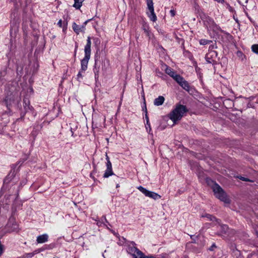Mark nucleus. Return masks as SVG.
Here are the masks:
<instances>
[{
  "mask_svg": "<svg viewBox=\"0 0 258 258\" xmlns=\"http://www.w3.org/2000/svg\"><path fill=\"white\" fill-rule=\"evenodd\" d=\"M206 182L208 184H212V188L216 198L225 203H230V200L227 198L226 193L218 184L209 178H206Z\"/></svg>",
  "mask_w": 258,
  "mask_h": 258,
  "instance_id": "nucleus-1",
  "label": "nucleus"
},
{
  "mask_svg": "<svg viewBox=\"0 0 258 258\" xmlns=\"http://www.w3.org/2000/svg\"><path fill=\"white\" fill-rule=\"evenodd\" d=\"M188 111V110L185 105L177 104L175 108L169 113V117L174 123H176L177 121L181 119L185 113Z\"/></svg>",
  "mask_w": 258,
  "mask_h": 258,
  "instance_id": "nucleus-2",
  "label": "nucleus"
},
{
  "mask_svg": "<svg viewBox=\"0 0 258 258\" xmlns=\"http://www.w3.org/2000/svg\"><path fill=\"white\" fill-rule=\"evenodd\" d=\"M91 37L88 36L87 39V43L84 48L85 56L81 61V71H85L88 68V62L91 56Z\"/></svg>",
  "mask_w": 258,
  "mask_h": 258,
  "instance_id": "nucleus-3",
  "label": "nucleus"
},
{
  "mask_svg": "<svg viewBox=\"0 0 258 258\" xmlns=\"http://www.w3.org/2000/svg\"><path fill=\"white\" fill-rule=\"evenodd\" d=\"M20 100L21 99L19 96L11 93L6 96L2 102V104L5 105L10 111H11V109L13 106L19 107Z\"/></svg>",
  "mask_w": 258,
  "mask_h": 258,
  "instance_id": "nucleus-4",
  "label": "nucleus"
},
{
  "mask_svg": "<svg viewBox=\"0 0 258 258\" xmlns=\"http://www.w3.org/2000/svg\"><path fill=\"white\" fill-rule=\"evenodd\" d=\"M126 251L134 258H145L146 255L136 247V244L134 241H127L126 243Z\"/></svg>",
  "mask_w": 258,
  "mask_h": 258,
  "instance_id": "nucleus-5",
  "label": "nucleus"
},
{
  "mask_svg": "<svg viewBox=\"0 0 258 258\" xmlns=\"http://www.w3.org/2000/svg\"><path fill=\"white\" fill-rule=\"evenodd\" d=\"M203 21L204 25L207 28L208 31L215 32L221 30L220 27L215 23L212 18L209 16H205Z\"/></svg>",
  "mask_w": 258,
  "mask_h": 258,
  "instance_id": "nucleus-6",
  "label": "nucleus"
},
{
  "mask_svg": "<svg viewBox=\"0 0 258 258\" xmlns=\"http://www.w3.org/2000/svg\"><path fill=\"white\" fill-rule=\"evenodd\" d=\"M137 188L146 197H149L155 200L160 199L161 198V196L158 194L148 190L145 188L143 187L142 186H139L137 187Z\"/></svg>",
  "mask_w": 258,
  "mask_h": 258,
  "instance_id": "nucleus-7",
  "label": "nucleus"
},
{
  "mask_svg": "<svg viewBox=\"0 0 258 258\" xmlns=\"http://www.w3.org/2000/svg\"><path fill=\"white\" fill-rule=\"evenodd\" d=\"M148 9L150 13H147L148 16L150 20L153 22H155L157 20V17L154 12V3L152 0H146Z\"/></svg>",
  "mask_w": 258,
  "mask_h": 258,
  "instance_id": "nucleus-8",
  "label": "nucleus"
},
{
  "mask_svg": "<svg viewBox=\"0 0 258 258\" xmlns=\"http://www.w3.org/2000/svg\"><path fill=\"white\" fill-rule=\"evenodd\" d=\"M218 53L217 51L212 50L209 51L205 56L206 61L209 63L215 64L217 63L216 58L217 57Z\"/></svg>",
  "mask_w": 258,
  "mask_h": 258,
  "instance_id": "nucleus-9",
  "label": "nucleus"
},
{
  "mask_svg": "<svg viewBox=\"0 0 258 258\" xmlns=\"http://www.w3.org/2000/svg\"><path fill=\"white\" fill-rule=\"evenodd\" d=\"M99 58V57L97 55V54H96L95 55V64L93 68V72L96 80L98 79L100 72V61Z\"/></svg>",
  "mask_w": 258,
  "mask_h": 258,
  "instance_id": "nucleus-10",
  "label": "nucleus"
},
{
  "mask_svg": "<svg viewBox=\"0 0 258 258\" xmlns=\"http://www.w3.org/2000/svg\"><path fill=\"white\" fill-rule=\"evenodd\" d=\"M184 90L189 92L191 87L187 81H186L182 76L178 78L176 81Z\"/></svg>",
  "mask_w": 258,
  "mask_h": 258,
  "instance_id": "nucleus-11",
  "label": "nucleus"
},
{
  "mask_svg": "<svg viewBox=\"0 0 258 258\" xmlns=\"http://www.w3.org/2000/svg\"><path fill=\"white\" fill-rule=\"evenodd\" d=\"M90 20H88L86 21L84 24L81 25H78L76 23H73L72 25V28L74 32L77 34H79L80 32H84L85 29V26L87 25V23L90 21Z\"/></svg>",
  "mask_w": 258,
  "mask_h": 258,
  "instance_id": "nucleus-12",
  "label": "nucleus"
},
{
  "mask_svg": "<svg viewBox=\"0 0 258 258\" xmlns=\"http://www.w3.org/2000/svg\"><path fill=\"white\" fill-rule=\"evenodd\" d=\"M165 73L170 77L172 78L175 81L178 80L181 76L177 74L172 68L167 67L165 70Z\"/></svg>",
  "mask_w": 258,
  "mask_h": 258,
  "instance_id": "nucleus-13",
  "label": "nucleus"
},
{
  "mask_svg": "<svg viewBox=\"0 0 258 258\" xmlns=\"http://www.w3.org/2000/svg\"><path fill=\"white\" fill-rule=\"evenodd\" d=\"M142 29L146 33V35L150 38L151 36V32L150 31V27L148 23L145 21L144 19H143L142 22Z\"/></svg>",
  "mask_w": 258,
  "mask_h": 258,
  "instance_id": "nucleus-14",
  "label": "nucleus"
},
{
  "mask_svg": "<svg viewBox=\"0 0 258 258\" xmlns=\"http://www.w3.org/2000/svg\"><path fill=\"white\" fill-rule=\"evenodd\" d=\"M23 106L25 112H28L29 110L32 111L33 109V107L30 105L29 100L26 97L23 99Z\"/></svg>",
  "mask_w": 258,
  "mask_h": 258,
  "instance_id": "nucleus-15",
  "label": "nucleus"
},
{
  "mask_svg": "<svg viewBox=\"0 0 258 258\" xmlns=\"http://www.w3.org/2000/svg\"><path fill=\"white\" fill-rule=\"evenodd\" d=\"M201 217L203 218H206L209 221H216L217 222V223H220V220L219 219H217V218H216L215 216H214L212 215L205 213V214H202Z\"/></svg>",
  "mask_w": 258,
  "mask_h": 258,
  "instance_id": "nucleus-16",
  "label": "nucleus"
},
{
  "mask_svg": "<svg viewBox=\"0 0 258 258\" xmlns=\"http://www.w3.org/2000/svg\"><path fill=\"white\" fill-rule=\"evenodd\" d=\"M48 239V235L47 234H43L37 236L36 241L38 243H43L47 242Z\"/></svg>",
  "mask_w": 258,
  "mask_h": 258,
  "instance_id": "nucleus-17",
  "label": "nucleus"
},
{
  "mask_svg": "<svg viewBox=\"0 0 258 258\" xmlns=\"http://www.w3.org/2000/svg\"><path fill=\"white\" fill-rule=\"evenodd\" d=\"M165 98L162 96H159L158 98L155 99L154 101V104L156 106H160L163 104Z\"/></svg>",
  "mask_w": 258,
  "mask_h": 258,
  "instance_id": "nucleus-18",
  "label": "nucleus"
},
{
  "mask_svg": "<svg viewBox=\"0 0 258 258\" xmlns=\"http://www.w3.org/2000/svg\"><path fill=\"white\" fill-rule=\"evenodd\" d=\"M55 243H51L50 244H45V245H43V246L40 249V251H43V250H45L46 249L50 250V249H53L54 247H55Z\"/></svg>",
  "mask_w": 258,
  "mask_h": 258,
  "instance_id": "nucleus-19",
  "label": "nucleus"
},
{
  "mask_svg": "<svg viewBox=\"0 0 258 258\" xmlns=\"http://www.w3.org/2000/svg\"><path fill=\"white\" fill-rule=\"evenodd\" d=\"M85 0H74V4L73 7L76 9L79 10L82 6V3Z\"/></svg>",
  "mask_w": 258,
  "mask_h": 258,
  "instance_id": "nucleus-20",
  "label": "nucleus"
},
{
  "mask_svg": "<svg viewBox=\"0 0 258 258\" xmlns=\"http://www.w3.org/2000/svg\"><path fill=\"white\" fill-rule=\"evenodd\" d=\"M220 222H221V221H220ZM218 224L219 225L220 227V230L221 231V232L223 234L226 233L228 230V225L226 224H221V223Z\"/></svg>",
  "mask_w": 258,
  "mask_h": 258,
  "instance_id": "nucleus-21",
  "label": "nucleus"
},
{
  "mask_svg": "<svg viewBox=\"0 0 258 258\" xmlns=\"http://www.w3.org/2000/svg\"><path fill=\"white\" fill-rule=\"evenodd\" d=\"M113 174H114V173L112 171V169H110V168L108 169V168H106V169L105 171V172L103 174V177L104 178H108L110 176L112 175Z\"/></svg>",
  "mask_w": 258,
  "mask_h": 258,
  "instance_id": "nucleus-22",
  "label": "nucleus"
},
{
  "mask_svg": "<svg viewBox=\"0 0 258 258\" xmlns=\"http://www.w3.org/2000/svg\"><path fill=\"white\" fill-rule=\"evenodd\" d=\"M212 42V40H208V39H202L200 40V41H199L200 44L202 45H205L210 44Z\"/></svg>",
  "mask_w": 258,
  "mask_h": 258,
  "instance_id": "nucleus-23",
  "label": "nucleus"
},
{
  "mask_svg": "<svg viewBox=\"0 0 258 258\" xmlns=\"http://www.w3.org/2000/svg\"><path fill=\"white\" fill-rule=\"evenodd\" d=\"M57 25L59 27H60V28L62 27L63 28V31H64L65 30H66L67 29L68 23L66 22V24L64 23L63 26H62V20H59V21L57 23Z\"/></svg>",
  "mask_w": 258,
  "mask_h": 258,
  "instance_id": "nucleus-24",
  "label": "nucleus"
},
{
  "mask_svg": "<svg viewBox=\"0 0 258 258\" xmlns=\"http://www.w3.org/2000/svg\"><path fill=\"white\" fill-rule=\"evenodd\" d=\"M100 222H101V223L105 225H106V224H107L109 226H110V224L109 223V222H108L106 218V216L104 215L101 217Z\"/></svg>",
  "mask_w": 258,
  "mask_h": 258,
  "instance_id": "nucleus-25",
  "label": "nucleus"
},
{
  "mask_svg": "<svg viewBox=\"0 0 258 258\" xmlns=\"http://www.w3.org/2000/svg\"><path fill=\"white\" fill-rule=\"evenodd\" d=\"M251 50L253 52L258 54V44H255L251 46Z\"/></svg>",
  "mask_w": 258,
  "mask_h": 258,
  "instance_id": "nucleus-26",
  "label": "nucleus"
},
{
  "mask_svg": "<svg viewBox=\"0 0 258 258\" xmlns=\"http://www.w3.org/2000/svg\"><path fill=\"white\" fill-rule=\"evenodd\" d=\"M122 179V178H120L119 177L116 176L115 178L114 179V181L116 183V188H118L119 186V181Z\"/></svg>",
  "mask_w": 258,
  "mask_h": 258,
  "instance_id": "nucleus-27",
  "label": "nucleus"
},
{
  "mask_svg": "<svg viewBox=\"0 0 258 258\" xmlns=\"http://www.w3.org/2000/svg\"><path fill=\"white\" fill-rule=\"evenodd\" d=\"M146 126V128L147 130V131L148 132V133H150V132L151 131V125H150V122H149L148 124H146L145 125Z\"/></svg>",
  "mask_w": 258,
  "mask_h": 258,
  "instance_id": "nucleus-28",
  "label": "nucleus"
},
{
  "mask_svg": "<svg viewBox=\"0 0 258 258\" xmlns=\"http://www.w3.org/2000/svg\"><path fill=\"white\" fill-rule=\"evenodd\" d=\"M145 118L146 120L147 124H148V123L149 122V117L147 114V107L146 106H145Z\"/></svg>",
  "mask_w": 258,
  "mask_h": 258,
  "instance_id": "nucleus-29",
  "label": "nucleus"
},
{
  "mask_svg": "<svg viewBox=\"0 0 258 258\" xmlns=\"http://www.w3.org/2000/svg\"><path fill=\"white\" fill-rule=\"evenodd\" d=\"M190 238L192 240L193 243H196V240L197 238V236L195 235H190Z\"/></svg>",
  "mask_w": 258,
  "mask_h": 258,
  "instance_id": "nucleus-30",
  "label": "nucleus"
},
{
  "mask_svg": "<svg viewBox=\"0 0 258 258\" xmlns=\"http://www.w3.org/2000/svg\"><path fill=\"white\" fill-rule=\"evenodd\" d=\"M13 175L12 174L11 177H12ZM10 174L4 179L5 183H8L11 180V177H9Z\"/></svg>",
  "mask_w": 258,
  "mask_h": 258,
  "instance_id": "nucleus-31",
  "label": "nucleus"
},
{
  "mask_svg": "<svg viewBox=\"0 0 258 258\" xmlns=\"http://www.w3.org/2000/svg\"><path fill=\"white\" fill-rule=\"evenodd\" d=\"M84 71H81V70H80L77 75V79L79 80L80 78H83V75H82V72H84Z\"/></svg>",
  "mask_w": 258,
  "mask_h": 258,
  "instance_id": "nucleus-32",
  "label": "nucleus"
},
{
  "mask_svg": "<svg viewBox=\"0 0 258 258\" xmlns=\"http://www.w3.org/2000/svg\"><path fill=\"white\" fill-rule=\"evenodd\" d=\"M78 48V43L77 42H75V50H74V56L75 57L76 55Z\"/></svg>",
  "mask_w": 258,
  "mask_h": 258,
  "instance_id": "nucleus-33",
  "label": "nucleus"
},
{
  "mask_svg": "<svg viewBox=\"0 0 258 258\" xmlns=\"http://www.w3.org/2000/svg\"><path fill=\"white\" fill-rule=\"evenodd\" d=\"M165 255H166V254H165V255H162L161 256H160L158 257H155L153 256L150 255V256H146L145 258H167Z\"/></svg>",
  "mask_w": 258,
  "mask_h": 258,
  "instance_id": "nucleus-34",
  "label": "nucleus"
},
{
  "mask_svg": "<svg viewBox=\"0 0 258 258\" xmlns=\"http://www.w3.org/2000/svg\"><path fill=\"white\" fill-rule=\"evenodd\" d=\"M240 180H242V181H250V180L247 178H246V177H242V176H240L238 177Z\"/></svg>",
  "mask_w": 258,
  "mask_h": 258,
  "instance_id": "nucleus-35",
  "label": "nucleus"
},
{
  "mask_svg": "<svg viewBox=\"0 0 258 258\" xmlns=\"http://www.w3.org/2000/svg\"><path fill=\"white\" fill-rule=\"evenodd\" d=\"M106 168H108V169L109 168L112 169V164L110 161H108V162H106Z\"/></svg>",
  "mask_w": 258,
  "mask_h": 258,
  "instance_id": "nucleus-36",
  "label": "nucleus"
},
{
  "mask_svg": "<svg viewBox=\"0 0 258 258\" xmlns=\"http://www.w3.org/2000/svg\"><path fill=\"white\" fill-rule=\"evenodd\" d=\"M175 11L174 10H171L170 11V14L172 17H173L175 15Z\"/></svg>",
  "mask_w": 258,
  "mask_h": 258,
  "instance_id": "nucleus-37",
  "label": "nucleus"
},
{
  "mask_svg": "<svg viewBox=\"0 0 258 258\" xmlns=\"http://www.w3.org/2000/svg\"><path fill=\"white\" fill-rule=\"evenodd\" d=\"M216 246L215 244H214H214H213L211 246V247L209 248V250H210V251H213V250H214V249L215 248H216Z\"/></svg>",
  "mask_w": 258,
  "mask_h": 258,
  "instance_id": "nucleus-38",
  "label": "nucleus"
},
{
  "mask_svg": "<svg viewBox=\"0 0 258 258\" xmlns=\"http://www.w3.org/2000/svg\"><path fill=\"white\" fill-rule=\"evenodd\" d=\"M159 75H161V77L163 78V79H165V78L167 77L165 75H164L162 73L159 72Z\"/></svg>",
  "mask_w": 258,
  "mask_h": 258,
  "instance_id": "nucleus-39",
  "label": "nucleus"
},
{
  "mask_svg": "<svg viewBox=\"0 0 258 258\" xmlns=\"http://www.w3.org/2000/svg\"><path fill=\"white\" fill-rule=\"evenodd\" d=\"M27 255L28 257H31L34 255V253H28L27 254Z\"/></svg>",
  "mask_w": 258,
  "mask_h": 258,
  "instance_id": "nucleus-40",
  "label": "nucleus"
},
{
  "mask_svg": "<svg viewBox=\"0 0 258 258\" xmlns=\"http://www.w3.org/2000/svg\"><path fill=\"white\" fill-rule=\"evenodd\" d=\"M105 156H106V160L107 162L110 161L109 158L108 156L107 155V153H106Z\"/></svg>",
  "mask_w": 258,
  "mask_h": 258,
  "instance_id": "nucleus-41",
  "label": "nucleus"
},
{
  "mask_svg": "<svg viewBox=\"0 0 258 258\" xmlns=\"http://www.w3.org/2000/svg\"><path fill=\"white\" fill-rule=\"evenodd\" d=\"M215 1H216L218 3H223L224 1V0H214Z\"/></svg>",
  "mask_w": 258,
  "mask_h": 258,
  "instance_id": "nucleus-42",
  "label": "nucleus"
},
{
  "mask_svg": "<svg viewBox=\"0 0 258 258\" xmlns=\"http://www.w3.org/2000/svg\"><path fill=\"white\" fill-rule=\"evenodd\" d=\"M246 14L249 20L250 21V22L253 23V21H252V19L248 15L247 13H246Z\"/></svg>",
  "mask_w": 258,
  "mask_h": 258,
  "instance_id": "nucleus-43",
  "label": "nucleus"
},
{
  "mask_svg": "<svg viewBox=\"0 0 258 258\" xmlns=\"http://www.w3.org/2000/svg\"><path fill=\"white\" fill-rule=\"evenodd\" d=\"M145 106L146 107V104L145 102V100H144V105L143 106V110L145 112Z\"/></svg>",
  "mask_w": 258,
  "mask_h": 258,
  "instance_id": "nucleus-44",
  "label": "nucleus"
},
{
  "mask_svg": "<svg viewBox=\"0 0 258 258\" xmlns=\"http://www.w3.org/2000/svg\"><path fill=\"white\" fill-rule=\"evenodd\" d=\"M214 48V46H210L209 48Z\"/></svg>",
  "mask_w": 258,
  "mask_h": 258,
  "instance_id": "nucleus-45",
  "label": "nucleus"
},
{
  "mask_svg": "<svg viewBox=\"0 0 258 258\" xmlns=\"http://www.w3.org/2000/svg\"><path fill=\"white\" fill-rule=\"evenodd\" d=\"M25 113L23 115V116L22 117H23L24 116H25Z\"/></svg>",
  "mask_w": 258,
  "mask_h": 258,
  "instance_id": "nucleus-46",
  "label": "nucleus"
}]
</instances>
